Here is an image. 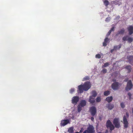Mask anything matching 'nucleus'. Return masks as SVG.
I'll return each instance as SVG.
<instances>
[{
  "label": "nucleus",
  "instance_id": "obj_11",
  "mask_svg": "<svg viewBox=\"0 0 133 133\" xmlns=\"http://www.w3.org/2000/svg\"><path fill=\"white\" fill-rule=\"evenodd\" d=\"M127 29L129 32V34L130 35H132L133 33V26H129L127 28Z\"/></svg>",
  "mask_w": 133,
  "mask_h": 133
},
{
  "label": "nucleus",
  "instance_id": "obj_3",
  "mask_svg": "<svg viewBox=\"0 0 133 133\" xmlns=\"http://www.w3.org/2000/svg\"><path fill=\"white\" fill-rule=\"evenodd\" d=\"M126 116L124 115L123 117V123L124 124V127L125 128H127L128 126V122L127 121V118L129 117V114L128 112H126Z\"/></svg>",
  "mask_w": 133,
  "mask_h": 133
},
{
  "label": "nucleus",
  "instance_id": "obj_17",
  "mask_svg": "<svg viewBox=\"0 0 133 133\" xmlns=\"http://www.w3.org/2000/svg\"><path fill=\"white\" fill-rule=\"evenodd\" d=\"M112 96L108 97L106 98V100L109 103L111 101L112 99Z\"/></svg>",
  "mask_w": 133,
  "mask_h": 133
},
{
  "label": "nucleus",
  "instance_id": "obj_31",
  "mask_svg": "<svg viewBox=\"0 0 133 133\" xmlns=\"http://www.w3.org/2000/svg\"><path fill=\"white\" fill-rule=\"evenodd\" d=\"M95 57L96 58H101V56L100 54H97L96 55Z\"/></svg>",
  "mask_w": 133,
  "mask_h": 133
},
{
  "label": "nucleus",
  "instance_id": "obj_45",
  "mask_svg": "<svg viewBox=\"0 0 133 133\" xmlns=\"http://www.w3.org/2000/svg\"><path fill=\"white\" fill-rule=\"evenodd\" d=\"M132 113L133 114V108L132 109Z\"/></svg>",
  "mask_w": 133,
  "mask_h": 133
},
{
  "label": "nucleus",
  "instance_id": "obj_6",
  "mask_svg": "<svg viewBox=\"0 0 133 133\" xmlns=\"http://www.w3.org/2000/svg\"><path fill=\"white\" fill-rule=\"evenodd\" d=\"M90 112L91 115L94 116L96 114L97 109L96 107L94 106H92L90 108Z\"/></svg>",
  "mask_w": 133,
  "mask_h": 133
},
{
  "label": "nucleus",
  "instance_id": "obj_41",
  "mask_svg": "<svg viewBox=\"0 0 133 133\" xmlns=\"http://www.w3.org/2000/svg\"><path fill=\"white\" fill-rule=\"evenodd\" d=\"M128 78H127L126 79H125L124 80V82H127L128 81Z\"/></svg>",
  "mask_w": 133,
  "mask_h": 133
},
{
  "label": "nucleus",
  "instance_id": "obj_36",
  "mask_svg": "<svg viewBox=\"0 0 133 133\" xmlns=\"http://www.w3.org/2000/svg\"><path fill=\"white\" fill-rule=\"evenodd\" d=\"M107 43L106 42L104 41L103 43V45L104 46H107Z\"/></svg>",
  "mask_w": 133,
  "mask_h": 133
},
{
  "label": "nucleus",
  "instance_id": "obj_12",
  "mask_svg": "<svg viewBox=\"0 0 133 133\" xmlns=\"http://www.w3.org/2000/svg\"><path fill=\"white\" fill-rule=\"evenodd\" d=\"M127 59L128 60L129 63L131 64L133 63V56H129L127 57Z\"/></svg>",
  "mask_w": 133,
  "mask_h": 133
},
{
  "label": "nucleus",
  "instance_id": "obj_10",
  "mask_svg": "<svg viewBox=\"0 0 133 133\" xmlns=\"http://www.w3.org/2000/svg\"><path fill=\"white\" fill-rule=\"evenodd\" d=\"M69 122V120L68 119L63 120L61 121L60 125L61 126H64Z\"/></svg>",
  "mask_w": 133,
  "mask_h": 133
},
{
  "label": "nucleus",
  "instance_id": "obj_15",
  "mask_svg": "<svg viewBox=\"0 0 133 133\" xmlns=\"http://www.w3.org/2000/svg\"><path fill=\"white\" fill-rule=\"evenodd\" d=\"M92 97V96H90L89 99V102L91 104H92L94 103L95 101V98H93Z\"/></svg>",
  "mask_w": 133,
  "mask_h": 133
},
{
  "label": "nucleus",
  "instance_id": "obj_27",
  "mask_svg": "<svg viewBox=\"0 0 133 133\" xmlns=\"http://www.w3.org/2000/svg\"><path fill=\"white\" fill-rule=\"evenodd\" d=\"M118 74V72H116L113 73L112 74V75L114 76L115 77H116L117 76Z\"/></svg>",
  "mask_w": 133,
  "mask_h": 133
},
{
  "label": "nucleus",
  "instance_id": "obj_28",
  "mask_svg": "<svg viewBox=\"0 0 133 133\" xmlns=\"http://www.w3.org/2000/svg\"><path fill=\"white\" fill-rule=\"evenodd\" d=\"M101 101L100 97H97L96 99V101L97 102H99Z\"/></svg>",
  "mask_w": 133,
  "mask_h": 133
},
{
  "label": "nucleus",
  "instance_id": "obj_30",
  "mask_svg": "<svg viewBox=\"0 0 133 133\" xmlns=\"http://www.w3.org/2000/svg\"><path fill=\"white\" fill-rule=\"evenodd\" d=\"M127 36H124L122 38V40L124 41L127 40Z\"/></svg>",
  "mask_w": 133,
  "mask_h": 133
},
{
  "label": "nucleus",
  "instance_id": "obj_46",
  "mask_svg": "<svg viewBox=\"0 0 133 133\" xmlns=\"http://www.w3.org/2000/svg\"><path fill=\"white\" fill-rule=\"evenodd\" d=\"M97 133H102L101 132H98Z\"/></svg>",
  "mask_w": 133,
  "mask_h": 133
},
{
  "label": "nucleus",
  "instance_id": "obj_4",
  "mask_svg": "<svg viewBox=\"0 0 133 133\" xmlns=\"http://www.w3.org/2000/svg\"><path fill=\"white\" fill-rule=\"evenodd\" d=\"M106 125L107 127V128H109L111 131L112 130L115 128V127L109 120L107 121Z\"/></svg>",
  "mask_w": 133,
  "mask_h": 133
},
{
  "label": "nucleus",
  "instance_id": "obj_18",
  "mask_svg": "<svg viewBox=\"0 0 133 133\" xmlns=\"http://www.w3.org/2000/svg\"><path fill=\"white\" fill-rule=\"evenodd\" d=\"M125 68L128 70V72H131V66H125Z\"/></svg>",
  "mask_w": 133,
  "mask_h": 133
},
{
  "label": "nucleus",
  "instance_id": "obj_8",
  "mask_svg": "<svg viewBox=\"0 0 133 133\" xmlns=\"http://www.w3.org/2000/svg\"><path fill=\"white\" fill-rule=\"evenodd\" d=\"M119 83L115 82L113 83L111 85L112 89L114 90H116L119 88Z\"/></svg>",
  "mask_w": 133,
  "mask_h": 133
},
{
  "label": "nucleus",
  "instance_id": "obj_1",
  "mask_svg": "<svg viewBox=\"0 0 133 133\" xmlns=\"http://www.w3.org/2000/svg\"><path fill=\"white\" fill-rule=\"evenodd\" d=\"M78 92L81 93L83 92V90L87 91L91 87L90 83L88 82H85L83 85H81L78 86Z\"/></svg>",
  "mask_w": 133,
  "mask_h": 133
},
{
  "label": "nucleus",
  "instance_id": "obj_32",
  "mask_svg": "<svg viewBox=\"0 0 133 133\" xmlns=\"http://www.w3.org/2000/svg\"><path fill=\"white\" fill-rule=\"evenodd\" d=\"M120 105L121 107L122 108H124L125 107V105L124 104L123 102H122L121 103Z\"/></svg>",
  "mask_w": 133,
  "mask_h": 133
},
{
  "label": "nucleus",
  "instance_id": "obj_9",
  "mask_svg": "<svg viewBox=\"0 0 133 133\" xmlns=\"http://www.w3.org/2000/svg\"><path fill=\"white\" fill-rule=\"evenodd\" d=\"M79 100V97L77 96H75L73 97L72 100V103L76 105Z\"/></svg>",
  "mask_w": 133,
  "mask_h": 133
},
{
  "label": "nucleus",
  "instance_id": "obj_14",
  "mask_svg": "<svg viewBox=\"0 0 133 133\" xmlns=\"http://www.w3.org/2000/svg\"><path fill=\"white\" fill-rule=\"evenodd\" d=\"M86 104V102L85 100H81L79 104V105L83 107L85 106Z\"/></svg>",
  "mask_w": 133,
  "mask_h": 133
},
{
  "label": "nucleus",
  "instance_id": "obj_22",
  "mask_svg": "<svg viewBox=\"0 0 133 133\" xmlns=\"http://www.w3.org/2000/svg\"><path fill=\"white\" fill-rule=\"evenodd\" d=\"M69 133H73L74 132L73 129L72 127H70L68 130Z\"/></svg>",
  "mask_w": 133,
  "mask_h": 133
},
{
  "label": "nucleus",
  "instance_id": "obj_42",
  "mask_svg": "<svg viewBox=\"0 0 133 133\" xmlns=\"http://www.w3.org/2000/svg\"><path fill=\"white\" fill-rule=\"evenodd\" d=\"M114 49H111L110 51L112 53L113 52V51H114Z\"/></svg>",
  "mask_w": 133,
  "mask_h": 133
},
{
  "label": "nucleus",
  "instance_id": "obj_25",
  "mask_svg": "<svg viewBox=\"0 0 133 133\" xmlns=\"http://www.w3.org/2000/svg\"><path fill=\"white\" fill-rule=\"evenodd\" d=\"M104 3L105 6H107L109 4V2L107 0H105L103 2Z\"/></svg>",
  "mask_w": 133,
  "mask_h": 133
},
{
  "label": "nucleus",
  "instance_id": "obj_24",
  "mask_svg": "<svg viewBox=\"0 0 133 133\" xmlns=\"http://www.w3.org/2000/svg\"><path fill=\"white\" fill-rule=\"evenodd\" d=\"M109 65V63L108 62H106L104 64V65L102 66V68L106 67L108 66Z\"/></svg>",
  "mask_w": 133,
  "mask_h": 133
},
{
  "label": "nucleus",
  "instance_id": "obj_21",
  "mask_svg": "<svg viewBox=\"0 0 133 133\" xmlns=\"http://www.w3.org/2000/svg\"><path fill=\"white\" fill-rule=\"evenodd\" d=\"M127 41L129 43H131L133 41V38L132 37H129L128 38Z\"/></svg>",
  "mask_w": 133,
  "mask_h": 133
},
{
  "label": "nucleus",
  "instance_id": "obj_13",
  "mask_svg": "<svg viewBox=\"0 0 133 133\" xmlns=\"http://www.w3.org/2000/svg\"><path fill=\"white\" fill-rule=\"evenodd\" d=\"M125 30L124 28H122L120 30L118 31V33L116 35V36H117L119 34H123L125 32Z\"/></svg>",
  "mask_w": 133,
  "mask_h": 133
},
{
  "label": "nucleus",
  "instance_id": "obj_19",
  "mask_svg": "<svg viewBox=\"0 0 133 133\" xmlns=\"http://www.w3.org/2000/svg\"><path fill=\"white\" fill-rule=\"evenodd\" d=\"M122 45L121 44H119L118 46L116 45L114 47V49L115 50H118V49H120Z\"/></svg>",
  "mask_w": 133,
  "mask_h": 133
},
{
  "label": "nucleus",
  "instance_id": "obj_47",
  "mask_svg": "<svg viewBox=\"0 0 133 133\" xmlns=\"http://www.w3.org/2000/svg\"><path fill=\"white\" fill-rule=\"evenodd\" d=\"M108 19V18H106V21L107 20V19Z\"/></svg>",
  "mask_w": 133,
  "mask_h": 133
},
{
  "label": "nucleus",
  "instance_id": "obj_2",
  "mask_svg": "<svg viewBox=\"0 0 133 133\" xmlns=\"http://www.w3.org/2000/svg\"><path fill=\"white\" fill-rule=\"evenodd\" d=\"M95 128L93 126L90 125L88 127L87 129L84 131L83 133H95Z\"/></svg>",
  "mask_w": 133,
  "mask_h": 133
},
{
  "label": "nucleus",
  "instance_id": "obj_5",
  "mask_svg": "<svg viewBox=\"0 0 133 133\" xmlns=\"http://www.w3.org/2000/svg\"><path fill=\"white\" fill-rule=\"evenodd\" d=\"M113 123L115 128H119L120 127V124L118 118H115L114 119L113 121Z\"/></svg>",
  "mask_w": 133,
  "mask_h": 133
},
{
  "label": "nucleus",
  "instance_id": "obj_35",
  "mask_svg": "<svg viewBox=\"0 0 133 133\" xmlns=\"http://www.w3.org/2000/svg\"><path fill=\"white\" fill-rule=\"evenodd\" d=\"M109 39H108L107 37L106 38L104 39V41L107 43L108 41L109 40Z\"/></svg>",
  "mask_w": 133,
  "mask_h": 133
},
{
  "label": "nucleus",
  "instance_id": "obj_33",
  "mask_svg": "<svg viewBox=\"0 0 133 133\" xmlns=\"http://www.w3.org/2000/svg\"><path fill=\"white\" fill-rule=\"evenodd\" d=\"M103 73H105L107 72V70L106 69H103L102 71Z\"/></svg>",
  "mask_w": 133,
  "mask_h": 133
},
{
  "label": "nucleus",
  "instance_id": "obj_44",
  "mask_svg": "<svg viewBox=\"0 0 133 133\" xmlns=\"http://www.w3.org/2000/svg\"><path fill=\"white\" fill-rule=\"evenodd\" d=\"M108 132V131L107 130H106V131H105V133H107Z\"/></svg>",
  "mask_w": 133,
  "mask_h": 133
},
{
  "label": "nucleus",
  "instance_id": "obj_38",
  "mask_svg": "<svg viewBox=\"0 0 133 133\" xmlns=\"http://www.w3.org/2000/svg\"><path fill=\"white\" fill-rule=\"evenodd\" d=\"M114 28L115 27L114 26H113L112 28L110 30V31H111V32L112 31H114Z\"/></svg>",
  "mask_w": 133,
  "mask_h": 133
},
{
  "label": "nucleus",
  "instance_id": "obj_16",
  "mask_svg": "<svg viewBox=\"0 0 133 133\" xmlns=\"http://www.w3.org/2000/svg\"><path fill=\"white\" fill-rule=\"evenodd\" d=\"M107 107L109 110H111L113 108L114 105L113 104H109L107 105Z\"/></svg>",
  "mask_w": 133,
  "mask_h": 133
},
{
  "label": "nucleus",
  "instance_id": "obj_23",
  "mask_svg": "<svg viewBox=\"0 0 133 133\" xmlns=\"http://www.w3.org/2000/svg\"><path fill=\"white\" fill-rule=\"evenodd\" d=\"M82 107L81 106L79 105H78V112H80L82 110Z\"/></svg>",
  "mask_w": 133,
  "mask_h": 133
},
{
  "label": "nucleus",
  "instance_id": "obj_26",
  "mask_svg": "<svg viewBox=\"0 0 133 133\" xmlns=\"http://www.w3.org/2000/svg\"><path fill=\"white\" fill-rule=\"evenodd\" d=\"M110 94V92L109 91H106L104 92V95L106 96H108Z\"/></svg>",
  "mask_w": 133,
  "mask_h": 133
},
{
  "label": "nucleus",
  "instance_id": "obj_20",
  "mask_svg": "<svg viewBox=\"0 0 133 133\" xmlns=\"http://www.w3.org/2000/svg\"><path fill=\"white\" fill-rule=\"evenodd\" d=\"M91 94L92 95L91 96L94 97H96L97 95L96 92L95 91H92L91 92Z\"/></svg>",
  "mask_w": 133,
  "mask_h": 133
},
{
  "label": "nucleus",
  "instance_id": "obj_40",
  "mask_svg": "<svg viewBox=\"0 0 133 133\" xmlns=\"http://www.w3.org/2000/svg\"><path fill=\"white\" fill-rule=\"evenodd\" d=\"M91 119L92 121H94V118L93 117H91Z\"/></svg>",
  "mask_w": 133,
  "mask_h": 133
},
{
  "label": "nucleus",
  "instance_id": "obj_34",
  "mask_svg": "<svg viewBox=\"0 0 133 133\" xmlns=\"http://www.w3.org/2000/svg\"><path fill=\"white\" fill-rule=\"evenodd\" d=\"M75 91V90L74 89L72 88L70 90V93L72 94L73 92H74Z\"/></svg>",
  "mask_w": 133,
  "mask_h": 133
},
{
  "label": "nucleus",
  "instance_id": "obj_43",
  "mask_svg": "<svg viewBox=\"0 0 133 133\" xmlns=\"http://www.w3.org/2000/svg\"><path fill=\"white\" fill-rule=\"evenodd\" d=\"M112 81H113V82H115L116 81V80L115 79H113L112 80Z\"/></svg>",
  "mask_w": 133,
  "mask_h": 133
},
{
  "label": "nucleus",
  "instance_id": "obj_29",
  "mask_svg": "<svg viewBox=\"0 0 133 133\" xmlns=\"http://www.w3.org/2000/svg\"><path fill=\"white\" fill-rule=\"evenodd\" d=\"M89 79V77L88 76L85 77L83 78V81H86L88 80Z\"/></svg>",
  "mask_w": 133,
  "mask_h": 133
},
{
  "label": "nucleus",
  "instance_id": "obj_39",
  "mask_svg": "<svg viewBox=\"0 0 133 133\" xmlns=\"http://www.w3.org/2000/svg\"><path fill=\"white\" fill-rule=\"evenodd\" d=\"M128 96L129 97V98H130V99L131 97V94L129 92V93H128Z\"/></svg>",
  "mask_w": 133,
  "mask_h": 133
},
{
  "label": "nucleus",
  "instance_id": "obj_37",
  "mask_svg": "<svg viewBox=\"0 0 133 133\" xmlns=\"http://www.w3.org/2000/svg\"><path fill=\"white\" fill-rule=\"evenodd\" d=\"M111 31L110 30L109 31V32H108L107 34V36H108L109 35H110V34H111Z\"/></svg>",
  "mask_w": 133,
  "mask_h": 133
},
{
  "label": "nucleus",
  "instance_id": "obj_7",
  "mask_svg": "<svg viewBox=\"0 0 133 133\" xmlns=\"http://www.w3.org/2000/svg\"><path fill=\"white\" fill-rule=\"evenodd\" d=\"M133 85L131 81V80H129L127 82L126 87L125 88V90L128 91L131 89Z\"/></svg>",
  "mask_w": 133,
  "mask_h": 133
}]
</instances>
